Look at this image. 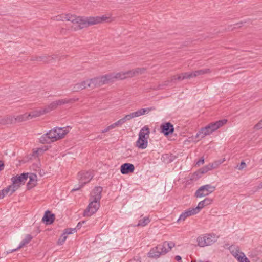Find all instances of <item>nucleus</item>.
I'll list each match as a JSON object with an SVG mask.
<instances>
[{
    "label": "nucleus",
    "mask_w": 262,
    "mask_h": 262,
    "mask_svg": "<svg viewBox=\"0 0 262 262\" xmlns=\"http://www.w3.org/2000/svg\"><path fill=\"white\" fill-rule=\"evenodd\" d=\"M81 222V225H82L83 224H84L85 223V221H83Z\"/></svg>",
    "instance_id": "052dcab7"
},
{
    "label": "nucleus",
    "mask_w": 262,
    "mask_h": 262,
    "mask_svg": "<svg viewBox=\"0 0 262 262\" xmlns=\"http://www.w3.org/2000/svg\"><path fill=\"white\" fill-rule=\"evenodd\" d=\"M134 170V165L130 163H126L123 164L120 167V171L123 174H126L129 173L133 172Z\"/></svg>",
    "instance_id": "dca6fc26"
},
{
    "label": "nucleus",
    "mask_w": 262,
    "mask_h": 262,
    "mask_svg": "<svg viewBox=\"0 0 262 262\" xmlns=\"http://www.w3.org/2000/svg\"><path fill=\"white\" fill-rule=\"evenodd\" d=\"M111 75H103L100 77H96L93 79H89L90 88L93 89L96 87H99L102 85L107 83L111 80Z\"/></svg>",
    "instance_id": "423d86ee"
},
{
    "label": "nucleus",
    "mask_w": 262,
    "mask_h": 262,
    "mask_svg": "<svg viewBox=\"0 0 262 262\" xmlns=\"http://www.w3.org/2000/svg\"><path fill=\"white\" fill-rule=\"evenodd\" d=\"M237 167L238 170H242L246 167V164L244 161H242L241 162L240 165L239 166H237Z\"/></svg>",
    "instance_id": "a18cd8bd"
},
{
    "label": "nucleus",
    "mask_w": 262,
    "mask_h": 262,
    "mask_svg": "<svg viewBox=\"0 0 262 262\" xmlns=\"http://www.w3.org/2000/svg\"><path fill=\"white\" fill-rule=\"evenodd\" d=\"M116 126H117V125L116 123L115 122V123L111 124V125H110L109 127H110V129H112L114 128Z\"/></svg>",
    "instance_id": "09e8293b"
},
{
    "label": "nucleus",
    "mask_w": 262,
    "mask_h": 262,
    "mask_svg": "<svg viewBox=\"0 0 262 262\" xmlns=\"http://www.w3.org/2000/svg\"><path fill=\"white\" fill-rule=\"evenodd\" d=\"M150 222V220L149 219V217H144V218L140 219L138 224L137 225V226H142L144 227L147 225L149 222Z\"/></svg>",
    "instance_id": "e433bc0d"
},
{
    "label": "nucleus",
    "mask_w": 262,
    "mask_h": 262,
    "mask_svg": "<svg viewBox=\"0 0 262 262\" xmlns=\"http://www.w3.org/2000/svg\"><path fill=\"white\" fill-rule=\"evenodd\" d=\"M91 201L87 208L84 211L83 216H91L95 213L100 207V202L90 199Z\"/></svg>",
    "instance_id": "6e6552de"
},
{
    "label": "nucleus",
    "mask_w": 262,
    "mask_h": 262,
    "mask_svg": "<svg viewBox=\"0 0 262 262\" xmlns=\"http://www.w3.org/2000/svg\"><path fill=\"white\" fill-rule=\"evenodd\" d=\"M19 249H17V248L16 249H12V250H11L9 252H7L8 253H12V252H15L16 251V250H18Z\"/></svg>",
    "instance_id": "4d7b16f0"
},
{
    "label": "nucleus",
    "mask_w": 262,
    "mask_h": 262,
    "mask_svg": "<svg viewBox=\"0 0 262 262\" xmlns=\"http://www.w3.org/2000/svg\"><path fill=\"white\" fill-rule=\"evenodd\" d=\"M146 69L145 68H137L130 71H127L129 77H133L135 76L142 74L145 73Z\"/></svg>",
    "instance_id": "aec40b11"
},
{
    "label": "nucleus",
    "mask_w": 262,
    "mask_h": 262,
    "mask_svg": "<svg viewBox=\"0 0 262 262\" xmlns=\"http://www.w3.org/2000/svg\"><path fill=\"white\" fill-rule=\"evenodd\" d=\"M148 140L138 139L136 142V146L139 149H144L147 147Z\"/></svg>",
    "instance_id": "bb28decb"
},
{
    "label": "nucleus",
    "mask_w": 262,
    "mask_h": 262,
    "mask_svg": "<svg viewBox=\"0 0 262 262\" xmlns=\"http://www.w3.org/2000/svg\"><path fill=\"white\" fill-rule=\"evenodd\" d=\"M4 165L2 161H0V171L2 169V167H4Z\"/></svg>",
    "instance_id": "6e6d98bb"
},
{
    "label": "nucleus",
    "mask_w": 262,
    "mask_h": 262,
    "mask_svg": "<svg viewBox=\"0 0 262 262\" xmlns=\"http://www.w3.org/2000/svg\"><path fill=\"white\" fill-rule=\"evenodd\" d=\"M175 259L177 261H181V257L180 256L177 255L175 257Z\"/></svg>",
    "instance_id": "864d4df0"
},
{
    "label": "nucleus",
    "mask_w": 262,
    "mask_h": 262,
    "mask_svg": "<svg viewBox=\"0 0 262 262\" xmlns=\"http://www.w3.org/2000/svg\"><path fill=\"white\" fill-rule=\"evenodd\" d=\"M29 119L28 114L26 113L23 115L18 116L16 118H13L11 116H7L5 118L2 119L0 123L3 124H11L13 122L14 120L15 121L22 122Z\"/></svg>",
    "instance_id": "9b49d317"
},
{
    "label": "nucleus",
    "mask_w": 262,
    "mask_h": 262,
    "mask_svg": "<svg viewBox=\"0 0 262 262\" xmlns=\"http://www.w3.org/2000/svg\"><path fill=\"white\" fill-rule=\"evenodd\" d=\"M198 213V212L196 211L195 208H189L186 210H185L184 212H183L180 216L178 220V222H180L181 221H185L186 218L191 215L196 214Z\"/></svg>",
    "instance_id": "2eb2a0df"
},
{
    "label": "nucleus",
    "mask_w": 262,
    "mask_h": 262,
    "mask_svg": "<svg viewBox=\"0 0 262 262\" xmlns=\"http://www.w3.org/2000/svg\"><path fill=\"white\" fill-rule=\"evenodd\" d=\"M210 167L209 165H206L202 168L200 169L197 172H196L194 174H196L197 177H201V174H204L210 170Z\"/></svg>",
    "instance_id": "2f4dec72"
},
{
    "label": "nucleus",
    "mask_w": 262,
    "mask_h": 262,
    "mask_svg": "<svg viewBox=\"0 0 262 262\" xmlns=\"http://www.w3.org/2000/svg\"><path fill=\"white\" fill-rule=\"evenodd\" d=\"M82 16H77L71 14H62L55 17V20L57 21H69L72 23V27L75 30L81 29Z\"/></svg>",
    "instance_id": "f03ea898"
},
{
    "label": "nucleus",
    "mask_w": 262,
    "mask_h": 262,
    "mask_svg": "<svg viewBox=\"0 0 262 262\" xmlns=\"http://www.w3.org/2000/svg\"><path fill=\"white\" fill-rule=\"evenodd\" d=\"M161 132L167 136L173 133L174 132V127L173 125L170 122L162 123L160 126Z\"/></svg>",
    "instance_id": "ddd939ff"
},
{
    "label": "nucleus",
    "mask_w": 262,
    "mask_h": 262,
    "mask_svg": "<svg viewBox=\"0 0 262 262\" xmlns=\"http://www.w3.org/2000/svg\"><path fill=\"white\" fill-rule=\"evenodd\" d=\"M57 107L55 101L52 102L49 105L46 106L45 108H43L44 113L47 114L52 110H55Z\"/></svg>",
    "instance_id": "72a5a7b5"
},
{
    "label": "nucleus",
    "mask_w": 262,
    "mask_h": 262,
    "mask_svg": "<svg viewBox=\"0 0 262 262\" xmlns=\"http://www.w3.org/2000/svg\"><path fill=\"white\" fill-rule=\"evenodd\" d=\"M28 174L29 173H23L20 175H17L11 178L12 187L14 188L13 191H16L20 187L21 184H25L28 178Z\"/></svg>",
    "instance_id": "0eeeda50"
},
{
    "label": "nucleus",
    "mask_w": 262,
    "mask_h": 262,
    "mask_svg": "<svg viewBox=\"0 0 262 262\" xmlns=\"http://www.w3.org/2000/svg\"><path fill=\"white\" fill-rule=\"evenodd\" d=\"M152 110V107L141 108V109H140V110L135 112H134L135 115L136 116V117H139L141 115L148 114Z\"/></svg>",
    "instance_id": "c756f323"
},
{
    "label": "nucleus",
    "mask_w": 262,
    "mask_h": 262,
    "mask_svg": "<svg viewBox=\"0 0 262 262\" xmlns=\"http://www.w3.org/2000/svg\"><path fill=\"white\" fill-rule=\"evenodd\" d=\"M55 220V215L51 213L49 210L47 211L43 215L42 221L45 222L46 224H51L53 223Z\"/></svg>",
    "instance_id": "a211bd4d"
},
{
    "label": "nucleus",
    "mask_w": 262,
    "mask_h": 262,
    "mask_svg": "<svg viewBox=\"0 0 262 262\" xmlns=\"http://www.w3.org/2000/svg\"><path fill=\"white\" fill-rule=\"evenodd\" d=\"M54 57H50L47 55L39 56L36 58V60L38 61H43L44 62H51V60L54 59Z\"/></svg>",
    "instance_id": "c9c22d12"
},
{
    "label": "nucleus",
    "mask_w": 262,
    "mask_h": 262,
    "mask_svg": "<svg viewBox=\"0 0 262 262\" xmlns=\"http://www.w3.org/2000/svg\"><path fill=\"white\" fill-rule=\"evenodd\" d=\"M79 184L80 186L73 188L72 191H75L80 189V187H83L85 184L89 183L93 178V175L91 171H81L78 173Z\"/></svg>",
    "instance_id": "39448f33"
},
{
    "label": "nucleus",
    "mask_w": 262,
    "mask_h": 262,
    "mask_svg": "<svg viewBox=\"0 0 262 262\" xmlns=\"http://www.w3.org/2000/svg\"><path fill=\"white\" fill-rule=\"evenodd\" d=\"M178 76H173L171 78V82H174L176 80H178L177 79Z\"/></svg>",
    "instance_id": "8fccbe9b"
},
{
    "label": "nucleus",
    "mask_w": 262,
    "mask_h": 262,
    "mask_svg": "<svg viewBox=\"0 0 262 262\" xmlns=\"http://www.w3.org/2000/svg\"><path fill=\"white\" fill-rule=\"evenodd\" d=\"M71 101V99H63L55 101L57 106H59L64 104L69 103Z\"/></svg>",
    "instance_id": "58836bf2"
},
{
    "label": "nucleus",
    "mask_w": 262,
    "mask_h": 262,
    "mask_svg": "<svg viewBox=\"0 0 262 262\" xmlns=\"http://www.w3.org/2000/svg\"><path fill=\"white\" fill-rule=\"evenodd\" d=\"M161 245L163 248V251L166 253L169 251H170L173 247L174 246V243L172 242H169L165 241Z\"/></svg>",
    "instance_id": "393cba45"
},
{
    "label": "nucleus",
    "mask_w": 262,
    "mask_h": 262,
    "mask_svg": "<svg viewBox=\"0 0 262 262\" xmlns=\"http://www.w3.org/2000/svg\"><path fill=\"white\" fill-rule=\"evenodd\" d=\"M243 24V22H240L239 23H237L235 25L237 26L236 28H238L241 26V25Z\"/></svg>",
    "instance_id": "5fc2aeb1"
},
{
    "label": "nucleus",
    "mask_w": 262,
    "mask_h": 262,
    "mask_svg": "<svg viewBox=\"0 0 262 262\" xmlns=\"http://www.w3.org/2000/svg\"><path fill=\"white\" fill-rule=\"evenodd\" d=\"M211 72L210 69H204L192 72L193 78L198 76L202 75Z\"/></svg>",
    "instance_id": "7c9ffc66"
},
{
    "label": "nucleus",
    "mask_w": 262,
    "mask_h": 262,
    "mask_svg": "<svg viewBox=\"0 0 262 262\" xmlns=\"http://www.w3.org/2000/svg\"><path fill=\"white\" fill-rule=\"evenodd\" d=\"M204 162V159L203 157H202L197 162L196 165L200 166L201 164H203Z\"/></svg>",
    "instance_id": "de8ad7c7"
},
{
    "label": "nucleus",
    "mask_w": 262,
    "mask_h": 262,
    "mask_svg": "<svg viewBox=\"0 0 262 262\" xmlns=\"http://www.w3.org/2000/svg\"><path fill=\"white\" fill-rule=\"evenodd\" d=\"M89 79L82 81L81 82L78 83L74 85L73 90L74 91H79L82 90H83L87 87H89L90 88V85L89 84Z\"/></svg>",
    "instance_id": "6ab92c4d"
},
{
    "label": "nucleus",
    "mask_w": 262,
    "mask_h": 262,
    "mask_svg": "<svg viewBox=\"0 0 262 262\" xmlns=\"http://www.w3.org/2000/svg\"><path fill=\"white\" fill-rule=\"evenodd\" d=\"M111 21V18L106 15L96 17H82L81 29L99 23Z\"/></svg>",
    "instance_id": "7ed1b4c3"
},
{
    "label": "nucleus",
    "mask_w": 262,
    "mask_h": 262,
    "mask_svg": "<svg viewBox=\"0 0 262 262\" xmlns=\"http://www.w3.org/2000/svg\"><path fill=\"white\" fill-rule=\"evenodd\" d=\"M103 190L102 187H95L91 192V199L100 202L101 199V193Z\"/></svg>",
    "instance_id": "4468645a"
},
{
    "label": "nucleus",
    "mask_w": 262,
    "mask_h": 262,
    "mask_svg": "<svg viewBox=\"0 0 262 262\" xmlns=\"http://www.w3.org/2000/svg\"><path fill=\"white\" fill-rule=\"evenodd\" d=\"M13 185H10L8 187H7V188H6L5 189H3V190H2L1 191V193L2 194H4V197L7 195L8 192L9 191H11V193H10V195H11L13 193H14L15 191H13Z\"/></svg>",
    "instance_id": "4c0bfd02"
},
{
    "label": "nucleus",
    "mask_w": 262,
    "mask_h": 262,
    "mask_svg": "<svg viewBox=\"0 0 262 262\" xmlns=\"http://www.w3.org/2000/svg\"><path fill=\"white\" fill-rule=\"evenodd\" d=\"M57 140L55 128L45 134L39 139L40 142L42 144L50 143Z\"/></svg>",
    "instance_id": "9d476101"
},
{
    "label": "nucleus",
    "mask_w": 262,
    "mask_h": 262,
    "mask_svg": "<svg viewBox=\"0 0 262 262\" xmlns=\"http://www.w3.org/2000/svg\"><path fill=\"white\" fill-rule=\"evenodd\" d=\"M215 190V187L209 184L201 186L195 192V196L196 198H201L207 196Z\"/></svg>",
    "instance_id": "1a4fd4ad"
},
{
    "label": "nucleus",
    "mask_w": 262,
    "mask_h": 262,
    "mask_svg": "<svg viewBox=\"0 0 262 262\" xmlns=\"http://www.w3.org/2000/svg\"><path fill=\"white\" fill-rule=\"evenodd\" d=\"M82 226V225H81V222H80L78 223L76 227L75 228H76V229H79Z\"/></svg>",
    "instance_id": "603ef678"
},
{
    "label": "nucleus",
    "mask_w": 262,
    "mask_h": 262,
    "mask_svg": "<svg viewBox=\"0 0 262 262\" xmlns=\"http://www.w3.org/2000/svg\"><path fill=\"white\" fill-rule=\"evenodd\" d=\"M227 122V119H223L216 122H211L205 127L202 128L198 132L196 136L199 137L200 135H202L201 138H203L207 135H209L223 126Z\"/></svg>",
    "instance_id": "f257e3e1"
},
{
    "label": "nucleus",
    "mask_w": 262,
    "mask_h": 262,
    "mask_svg": "<svg viewBox=\"0 0 262 262\" xmlns=\"http://www.w3.org/2000/svg\"><path fill=\"white\" fill-rule=\"evenodd\" d=\"M258 188H262V182L259 184L258 186Z\"/></svg>",
    "instance_id": "13d9d810"
},
{
    "label": "nucleus",
    "mask_w": 262,
    "mask_h": 262,
    "mask_svg": "<svg viewBox=\"0 0 262 262\" xmlns=\"http://www.w3.org/2000/svg\"><path fill=\"white\" fill-rule=\"evenodd\" d=\"M262 128V119L254 126V129L259 130Z\"/></svg>",
    "instance_id": "c03bdc74"
},
{
    "label": "nucleus",
    "mask_w": 262,
    "mask_h": 262,
    "mask_svg": "<svg viewBox=\"0 0 262 262\" xmlns=\"http://www.w3.org/2000/svg\"><path fill=\"white\" fill-rule=\"evenodd\" d=\"M218 238L219 237L213 233L203 234L198 237V245L201 247L209 246L214 243Z\"/></svg>",
    "instance_id": "20e7f679"
},
{
    "label": "nucleus",
    "mask_w": 262,
    "mask_h": 262,
    "mask_svg": "<svg viewBox=\"0 0 262 262\" xmlns=\"http://www.w3.org/2000/svg\"><path fill=\"white\" fill-rule=\"evenodd\" d=\"M164 254H165V253L163 251L161 245H158L150 250L148 253V255L149 257L157 258L159 257L160 255Z\"/></svg>",
    "instance_id": "f8f14e48"
},
{
    "label": "nucleus",
    "mask_w": 262,
    "mask_h": 262,
    "mask_svg": "<svg viewBox=\"0 0 262 262\" xmlns=\"http://www.w3.org/2000/svg\"><path fill=\"white\" fill-rule=\"evenodd\" d=\"M98 138H100V139H102L103 137H102V136H100V135H99V136H98Z\"/></svg>",
    "instance_id": "bf43d9fd"
},
{
    "label": "nucleus",
    "mask_w": 262,
    "mask_h": 262,
    "mask_svg": "<svg viewBox=\"0 0 262 262\" xmlns=\"http://www.w3.org/2000/svg\"><path fill=\"white\" fill-rule=\"evenodd\" d=\"M110 129V127H109V126H107L105 129H104V130H103L101 132L102 133H105L108 131H109Z\"/></svg>",
    "instance_id": "3c124183"
},
{
    "label": "nucleus",
    "mask_w": 262,
    "mask_h": 262,
    "mask_svg": "<svg viewBox=\"0 0 262 262\" xmlns=\"http://www.w3.org/2000/svg\"><path fill=\"white\" fill-rule=\"evenodd\" d=\"M55 130L58 140L63 138L68 133V131L65 128L56 127L55 128Z\"/></svg>",
    "instance_id": "cd10ccee"
},
{
    "label": "nucleus",
    "mask_w": 262,
    "mask_h": 262,
    "mask_svg": "<svg viewBox=\"0 0 262 262\" xmlns=\"http://www.w3.org/2000/svg\"><path fill=\"white\" fill-rule=\"evenodd\" d=\"M212 200L209 198H206L204 200L200 202L198 205V206L195 208L196 211L199 213L201 209H202L205 206H207L212 202Z\"/></svg>",
    "instance_id": "b1692460"
},
{
    "label": "nucleus",
    "mask_w": 262,
    "mask_h": 262,
    "mask_svg": "<svg viewBox=\"0 0 262 262\" xmlns=\"http://www.w3.org/2000/svg\"><path fill=\"white\" fill-rule=\"evenodd\" d=\"M43 111V108H41L39 110H35L30 112L29 114H28L29 119H32L45 114Z\"/></svg>",
    "instance_id": "a878e982"
},
{
    "label": "nucleus",
    "mask_w": 262,
    "mask_h": 262,
    "mask_svg": "<svg viewBox=\"0 0 262 262\" xmlns=\"http://www.w3.org/2000/svg\"><path fill=\"white\" fill-rule=\"evenodd\" d=\"M193 78V73L192 72H186L182 73L178 76L177 79L178 80L181 81L186 79H191Z\"/></svg>",
    "instance_id": "c85d7f7f"
},
{
    "label": "nucleus",
    "mask_w": 262,
    "mask_h": 262,
    "mask_svg": "<svg viewBox=\"0 0 262 262\" xmlns=\"http://www.w3.org/2000/svg\"><path fill=\"white\" fill-rule=\"evenodd\" d=\"M28 178H29V181L27 183V186L28 189H30L36 184L37 176L34 173H29Z\"/></svg>",
    "instance_id": "412c9836"
},
{
    "label": "nucleus",
    "mask_w": 262,
    "mask_h": 262,
    "mask_svg": "<svg viewBox=\"0 0 262 262\" xmlns=\"http://www.w3.org/2000/svg\"><path fill=\"white\" fill-rule=\"evenodd\" d=\"M32 239V236L30 234H27L25 238L20 242L19 246L17 247V249H20L23 246L28 244L31 241Z\"/></svg>",
    "instance_id": "f704fd0d"
},
{
    "label": "nucleus",
    "mask_w": 262,
    "mask_h": 262,
    "mask_svg": "<svg viewBox=\"0 0 262 262\" xmlns=\"http://www.w3.org/2000/svg\"><path fill=\"white\" fill-rule=\"evenodd\" d=\"M57 107L55 101L52 102L49 105L46 106L45 108H43L44 113L47 114L52 110H55Z\"/></svg>",
    "instance_id": "473e14b6"
},
{
    "label": "nucleus",
    "mask_w": 262,
    "mask_h": 262,
    "mask_svg": "<svg viewBox=\"0 0 262 262\" xmlns=\"http://www.w3.org/2000/svg\"><path fill=\"white\" fill-rule=\"evenodd\" d=\"M223 162V160H219L217 161H215L212 163L209 164V166L210 167L211 170L212 169H215L218 167V166Z\"/></svg>",
    "instance_id": "ea45409f"
},
{
    "label": "nucleus",
    "mask_w": 262,
    "mask_h": 262,
    "mask_svg": "<svg viewBox=\"0 0 262 262\" xmlns=\"http://www.w3.org/2000/svg\"><path fill=\"white\" fill-rule=\"evenodd\" d=\"M117 126H119V125H122L123 124H124L125 123L124 120L122 118L120 120H119L118 121H117V122H116Z\"/></svg>",
    "instance_id": "49530a36"
},
{
    "label": "nucleus",
    "mask_w": 262,
    "mask_h": 262,
    "mask_svg": "<svg viewBox=\"0 0 262 262\" xmlns=\"http://www.w3.org/2000/svg\"><path fill=\"white\" fill-rule=\"evenodd\" d=\"M136 117V116L135 115V113L133 112L130 113L129 114L125 115L122 119L124 120V122L130 120L132 118H134Z\"/></svg>",
    "instance_id": "a19ab883"
},
{
    "label": "nucleus",
    "mask_w": 262,
    "mask_h": 262,
    "mask_svg": "<svg viewBox=\"0 0 262 262\" xmlns=\"http://www.w3.org/2000/svg\"><path fill=\"white\" fill-rule=\"evenodd\" d=\"M107 75H111V80H113L114 79H124L128 77V74L126 72H119L117 73H112L110 74H107Z\"/></svg>",
    "instance_id": "5701e85b"
},
{
    "label": "nucleus",
    "mask_w": 262,
    "mask_h": 262,
    "mask_svg": "<svg viewBox=\"0 0 262 262\" xmlns=\"http://www.w3.org/2000/svg\"><path fill=\"white\" fill-rule=\"evenodd\" d=\"M67 238V235L63 232L61 235L58 241V243L59 245H62Z\"/></svg>",
    "instance_id": "79ce46f5"
},
{
    "label": "nucleus",
    "mask_w": 262,
    "mask_h": 262,
    "mask_svg": "<svg viewBox=\"0 0 262 262\" xmlns=\"http://www.w3.org/2000/svg\"><path fill=\"white\" fill-rule=\"evenodd\" d=\"M76 232V228H68L65 229L64 233L67 235Z\"/></svg>",
    "instance_id": "37998d69"
},
{
    "label": "nucleus",
    "mask_w": 262,
    "mask_h": 262,
    "mask_svg": "<svg viewBox=\"0 0 262 262\" xmlns=\"http://www.w3.org/2000/svg\"><path fill=\"white\" fill-rule=\"evenodd\" d=\"M232 252L233 255L237 258L239 262H250L243 252L239 253L237 250H236L235 252H234L233 250Z\"/></svg>",
    "instance_id": "4be33fe9"
},
{
    "label": "nucleus",
    "mask_w": 262,
    "mask_h": 262,
    "mask_svg": "<svg viewBox=\"0 0 262 262\" xmlns=\"http://www.w3.org/2000/svg\"><path fill=\"white\" fill-rule=\"evenodd\" d=\"M149 134L150 129L148 126L145 125L139 132L138 139L148 140L149 137Z\"/></svg>",
    "instance_id": "f3484780"
}]
</instances>
